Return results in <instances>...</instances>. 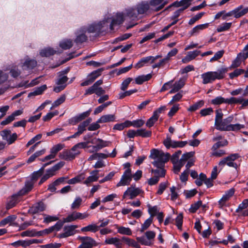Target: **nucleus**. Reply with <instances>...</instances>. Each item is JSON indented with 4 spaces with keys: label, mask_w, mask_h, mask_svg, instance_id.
<instances>
[{
    "label": "nucleus",
    "mask_w": 248,
    "mask_h": 248,
    "mask_svg": "<svg viewBox=\"0 0 248 248\" xmlns=\"http://www.w3.org/2000/svg\"><path fill=\"white\" fill-rule=\"evenodd\" d=\"M116 116L114 114H107L102 116L98 120L97 123H106L116 121Z\"/></svg>",
    "instance_id": "nucleus-21"
},
{
    "label": "nucleus",
    "mask_w": 248,
    "mask_h": 248,
    "mask_svg": "<svg viewBox=\"0 0 248 248\" xmlns=\"http://www.w3.org/2000/svg\"><path fill=\"white\" fill-rule=\"evenodd\" d=\"M64 223L65 222H64L63 220H59L54 225L49 227L51 232H52L54 231H60L63 226Z\"/></svg>",
    "instance_id": "nucleus-46"
},
{
    "label": "nucleus",
    "mask_w": 248,
    "mask_h": 248,
    "mask_svg": "<svg viewBox=\"0 0 248 248\" xmlns=\"http://www.w3.org/2000/svg\"><path fill=\"white\" fill-rule=\"evenodd\" d=\"M163 151H159L156 149H153L151 150V154L149 158L154 159H156L161 155Z\"/></svg>",
    "instance_id": "nucleus-55"
},
{
    "label": "nucleus",
    "mask_w": 248,
    "mask_h": 248,
    "mask_svg": "<svg viewBox=\"0 0 248 248\" xmlns=\"http://www.w3.org/2000/svg\"><path fill=\"white\" fill-rule=\"evenodd\" d=\"M227 98L225 99L221 96H218L212 99L211 103L214 105H219L223 103L227 104Z\"/></svg>",
    "instance_id": "nucleus-41"
},
{
    "label": "nucleus",
    "mask_w": 248,
    "mask_h": 248,
    "mask_svg": "<svg viewBox=\"0 0 248 248\" xmlns=\"http://www.w3.org/2000/svg\"><path fill=\"white\" fill-rule=\"evenodd\" d=\"M104 70V68H100L96 70L93 71L88 75L87 79L81 83V86H86L91 84L98 77L101 75V73Z\"/></svg>",
    "instance_id": "nucleus-4"
},
{
    "label": "nucleus",
    "mask_w": 248,
    "mask_h": 248,
    "mask_svg": "<svg viewBox=\"0 0 248 248\" xmlns=\"http://www.w3.org/2000/svg\"><path fill=\"white\" fill-rule=\"evenodd\" d=\"M58 77L56 84L58 86L54 87L53 88V91L56 93L61 92L66 88V82L69 79L66 76H61L59 74H58Z\"/></svg>",
    "instance_id": "nucleus-6"
},
{
    "label": "nucleus",
    "mask_w": 248,
    "mask_h": 248,
    "mask_svg": "<svg viewBox=\"0 0 248 248\" xmlns=\"http://www.w3.org/2000/svg\"><path fill=\"white\" fill-rule=\"evenodd\" d=\"M132 179V175H123L120 182L117 184V186L119 187L122 186L129 185Z\"/></svg>",
    "instance_id": "nucleus-24"
},
{
    "label": "nucleus",
    "mask_w": 248,
    "mask_h": 248,
    "mask_svg": "<svg viewBox=\"0 0 248 248\" xmlns=\"http://www.w3.org/2000/svg\"><path fill=\"white\" fill-rule=\"evenodd\" d=\"M240 157V155L237 153L232 154L220 160L218 163V165L220 167H221V170L222 169L223 167L225 165H227L230 167H233L237 170L238 166L237 164L236 163L233 162V161Z\"/></svg>",
    "instance_id": "nucleus-1"
},
{
    "label": "nucleus",
    "mask_w": 248,
    "mask_h": 248,
    "mask_svg": "<svg viewBox=\"0 0 248 248\" xmlns=\"http://www.w3.org/2000/svg\"><path fill=\"white\" fill-rule=\"evenodd\" d=\"M34 184L30 181L27 180L25 182L24 186L23 188L18 191V195L19 196H24L31 192L34 187Z\"/></svg>",
    "instance_id": "nucleus-12"
},
{
    "label": "nucleus",
    "mask_w": 248,
    "mask_h": 248,
    "mask_svg": "<svg viewBox=\"0 0 248 248\" xmlns=\"http://www.w3.org/2000/svg\"><path fill=\"white\" fill-rule=\"evenodd\" d=\"M201 205H202V201L199 200L194 203L191 204L189 211L191 213H195L199 209Z\"/></svg>",
    "instance_id": "nucleus-44"
},
{
    "label": "nucleus",
    "mask_w": 248,
    "mask_h": 248,
    "mask_svg": "<svg viewBox=\"0 0 248 248\" xmlns=\"http://www.w3.org/2000/svg\"><path fill=\"white\" fill-rule=\"evenodd\" d=\"M170 156V155L169 153H167L165 154L163 152L156 159L159 162H163V163L165 164V163L169 161Z\"/></svg>",
    "instance_id": "nucleus-50"
},
{
    "label": "nucleus",
    "mask_w": 248,
    "mask_h": 248,
    "mask_svg": "<svg viewBox=\"0 0 248 248\" xmlns=\"http://www.w3.org/2000/svg\"><path fill=\"white\" fill-rule=\"evenodd\" d=\"M115 226L117 229L118 233L127 235H132V231L129 228H126L123 226L119 227L118 225H115Z\"/></svg>",
    "instance_id": "nucleus-31"
},
{
    "label": "nucleus",
    "mask_w": 248,
    "mask_h": 248,
    "mask_svg": "<svg viewBox=\"0 0 248 248\" xmlns=\"http://www.w3.org/2000/svg\"><path fill=\"white\" fill-rule=\"evenodd\" d=\"M78 228L77 225L65 226L63 228L64 232L60 233L58 237L60 238H66L70 236L73 235L76 233L75 229Z\"/></svg>",
    "instance_id": "nucleus-8"
},
{
    "label": "nucleus",
    "mask_w": 248,
    "mask_h": 248,
    "mask_svg": "<svg viewBox=\"0 0 248 248\" xmlns=\"http://www.w3.org/2000/svg\"><path fill=\"white\" fill-rule=\"evenodd\" d=\"M103 83V81L102 79H99L96 81L91 87L85 91L84 95L87 96L88 95H91L94 93V91L97 88H99V86L102 85Z\"/></svg>",
    "instance_id": "nucleus-18"
},
{
    "label": "nucleus",
    "mask_w": 248,
    "mask_h": 248,
    "mask_svg": "<svg viewBox=\"0 0 248 248\" xmlns=\"http://www.w3.org/2000/svg\"><path fill=\"white\" fill-rule=\"evenodd\" d=\"M243 5H240L238 7L235 8L232 11H231L227 13L226 12L223 14L222 16V20H226L227 17L234 16L236 18H239L248 13V7L243 9Z\"/></svg>",
    "instance_id": "nucleus-2"
},
{
    "label": "nucleus",
    "mask_w": 248,
    "mask_h": 248,
    "mask_svg": "<svg viewBox=\"0 0 248 248\" xmlns=\"http://www.w3.org/2000/svg\"><path fill=\"white\" fill-rule=\"evenodd\" d=\"M109 18L104 19L102 21H99L97 23H94L89 25L87 29V31L89 33L95 32V37H98L103 32L102 29L106 23H108L109 22Z\"/></svg>",
    "instance_id": "nucleus-3"
},
{
    "label": "nucleus",
    "mask_w": 248,
    "mask_h": 248,
    "mask_svg": "<svg viewBox=\"0 0 248 248\" xmlns=\"http://www.w3.org/2000/svg\"><path fill=\"white\" fill-rule=\"evenodd\" d=\"M204 12H201L197 14L194 16L192 17L188 21V24L189 25H193L197 21L200 19L202 16L204 15Z\"/></svg>",
    "instance_id": "nucleus-53"
},
{
    "label": "nucleus",
    "mask_w": 248,
    "mask_h": 248,
    "mask_svg": "<svg viewBox=\"0 0 248 248\" xmlns=\"http://www.w3.org/2000/svg\"><path fill=\"white\" fill-rule=\"evenodd\" d=\"M109 143L110 142L108 141L104 140L102 139L98 138L96 144L92 146V148L93 149V152H97L99 151L100 149L103 148L104 147L108 146Z\"/></svg>",
    "instance_id": "nucleus-17"
},
{
    "label": "nucleus",
    "mask_w": 248,
    "mask_h": 248,
    "mask_svg": "<svg viewBox=\"0 0 248 248\" xmlns=\"http://www.w3.org/2000/svg\"><path fill=\"white\" fill-rule=\"evenodd\" d=\"M168 182L167 181L165 182L160 183L159 185L158 189L157 191L156 192V194L159 195L162 194L164 190L168 187Z\"/></svg>",
    "instance_id": "nucleus-58"
},
{
    "label": "nucleus",
    "mask_w": 248,
    "mask_h": 248,
    "mask_svg": "<svg viewBox=\"0 0 248 248\" xmlns=\"http://www.w3.org/2000/svg\"><path fill=\"white\" fill-rule=\"evenodd\" d=\"M153 218L152 217H149L148 219H147L143 224L141 225V228L140 230V231L142 232L145 230H147L151 225V224L153 222Z\"/></svg>",
    "instance_id": "nucleus-51"
},
{
    "label": "nucleus",
    "mask_w": 248,
    "mask_h": 248,
    "mask_svg": "<svg viewBox=\"0 0 248 248\" xmlns=\"http://www.w3.org/2000/svg\"><path fill=\"white\" fill-rule=\"evenodd\" d=\"M209 26L208 23L198 25L194 27L189 32V34L190 36H194L197 35L200 31L203 30L207 28Z\"/></svg>",
    "instance_id": "nucleus-22"
},
{
    "label": "nucleus",
    "mask_w": 248,
    "mask_h": 248,
    "mask_svg": "<svg viewBox=\"0 0 248 248\" xmlns=\"http://www.w3.org/2000/svg\"><path fill=\"white\" fill-rule=\"evenodd\" d=\"M73 45V42L71 39L63 40L59 44V46L64 50L70 49L72 47Z\"/></svg>",
    "instance_id": "nucleus-30"
},
{
    "label": "nucleus",
    "mask_w": 248,
    "mask_h": 248,
    "mask_svg": "<svg viewBox=\"0 0 248 248\" xmlns=\"http://www.w3.org/2000/svg\"><path fill=\"white\" fill-rule=\"evenodd\" d=\"M81 202V198L79 197H77L71 205V209H78L80 207Z\"/></svg>",
    "instance_id": "nucleus-60"
},
{
    "label": "nucleus",
    "mask_w": 248,
    "mask_h": 248,
    "mask_svg": "<svg viewBox=\"0 0 248 248\" xmlns=\"http://www.w3.org/2000/svg\"><path fill=\"white\" fill-rule=\"evenodd\" d=\"M148 213L150 215V217L153 218V217H155L158 212L157 206H154L153 207H151L150 204L148 205Z\"/></svg>",
    "instance_id": "nucleus-61"
},
{
    "label": "nucleus",
    "mask_w": 248,
    "mask_h": 248,
    "mask_svg": "<svg viewBox=\"0 0 248 248\" xmlns=\"http://www.w3.org/2000/svg\"><path fill=\"white\" fill-rule=\"evenodd\" d=\"M87 217V215H84L79 212H73L72 214L69 215L63 219L65 223L71 222L78 219H82Z\"/></svg>",
    "instance_id": "nucleus-11"
},
{
    "label": "nucleus",
    "mask_w": 248,
    "mask_h": 248,
    "mask_svg": "<svg viewBox=\"0 0 248 248\" xmlns=\"http://www.w3.org/2000/svg\"><path fill=\"white\" fill-rule=\"evenodd\" d=\"M88 39L87 36L84 33H82L77 35V37L75 40V42L77 44H81L85 42Z\"/></svg>",
    "instance_id": "nucleus-48"
},
{
    "label": "nucleus",
    "mask_w": 248,
    "mask_h": 248,
    "mask_svg": "<svg viewBox=\"0 0 248 248\" xmlns=\"http://www.w3.org/2000/svg\"><path fill=\"white\" fill-rule=\"evenodd\" d=\"M201 51L198 50H195L194 51H189L186 56V58H188L189 61L194 59L197 56L199 55Z\"/></svg>",
    "instance_id": "nucleus-59"
},
{
    "label": "nucleus",
    "mask_w": 248,
    "mask_h": 248,
    "mask_svg": "<svg viewBox=\"0 0 248 248\" xmlns=\"http://www.w3.org/2000/svg\"><path fill=\"white\" fill-rule=\"evenodd\" d=\"M245 70L242 69H236L233 72L229 74V77L231 79L237 77L239 75L244 73Z\"/></svg>",
    "instance_id": "nucleus-57"
},
{
    "label": "nucleus",
    "mask_w": 248,
    "mask_h": 248,
    "mask_svg": "<svg viewBox=\"0 0 248 248\" xmlns=\"http://www.w3.org/2000/svg\"><path fill=\"white\" fill-rule=\"evenodd\" d=\"M120 239L117 237H111L106 239L105 241V244L117 245V243H119Z\"/></svg>",
    "instance_id": "nucleus-64"
},
{
    "label": "nucleus",
    "mask_w": 248,
    "mask_h": 248,
    "mask_svg": "<svg viewBox=\"0 0 248 248\" xmlns=\"http://www.w3.org/2000/svg\"><path fill=\"white\" fill-rule=\"evenodd\" d=\"M83 174H81L80 175H77V176L69 179L67 183L69 184H75L78 183L80 182L82 180L84 179V177L83 176Z\"/></svg>",
    "instance_id": "nucleus-45"
},
{
    "label": "nucleus",
    "mask_w": 248,
    "mask_h": 248,
    "mask_svg": "<svg viewBox=\"0 0 248 248\" xmlns=\"http://www.w3.org/2000/svg\"><path fill=\"white\" fill-rule=\"evenodd\" d=\"M229 128L226 129V130H228V131H237L239 130L242 128H244L245 127V125L244 124H231L229 126L227 127Z\"/></svg>",
    "instance_id": "nucleus-52"
},
{
    "label": "nucleus",
    "mask_w": 248,
    "mask_h": 248,
    "mask_svg": "<svg viewBox=\"0 0 248 248\" xmlns=\"http://www.w3.org/2000/svg\"><path fill=\"white\" fill-rule=\"evenodd\" d=\"M202 78L203 79L202 83L204 84L211 83L214 80L212 71L204 73L202 75Z\"/></svg>",
    "instance_id": "nucleus-25"
},
{
    "label": "nucleus",
    "mask_w": 248,
    "mask_h": 248,
    "mask_svg": "<svg viewBox=\"0 0 248 248\" xmlns=\"http://www.w3.org/2000/svg\"><path fill=\"white\" fill-rule=\"evenodd\" d=\"M185 85V79L180 78L173 85L172 88L169 91V93L172 94L178 92Z\"/></svg>",
    "instance_id": "nucleus-16"
},
{
    "label": "nucleus",
    "mask_w": 248,
    "mask_h": 248,
    "mask_svg": "<svg viewBox=\"0 0 248 248\" xmlns=\"http://www.w3.org/2000/svg\"><path fill=\"white\" fill-rule=\"evenodd\" d=\"M248 207V199H245L239 205L236 209V213H240L243 209H245Z\"/></svg>",
    "instance_id": "nucleus-54"
},
{
    "label": "nucleus",
    "mask_w": 248,
    "mask_h": 248,
    "mask_svg": "<svg viewBox=\"0 0 248 248\" xmlns=\"http://www.w3.org/2000/svg\"><path fill=\"white\" fill-rule=\"evenodd\" d=\"M65 164L64 161H61L51 168L47 169L46 171V173L44 175L47 179L55 175L56 172L60 170Z\"/></svg>",
    "instance_id": "nucleus-7"
},
{
    "label": "nucleus",
    "mask_w": 248,
    "mask_h": 248,
    "mask_svg": "<svg viewBox=\"0 0 248 248\" xmlns=\"http://www.w3.org/2000/svg\"><path fill=\"white\" fill-rule=\"evenodd\" d=\"M16 218L15 215H10L0 221V227H3L8 223H11Z\"/></svg>",
    "instance_id": "nucleus-35"
},
{
    "label": "nucleus",
    "mask_w": 248,
    "mask_h": 248,
    "mask_svg": "<svg viewBox=\"0 0 248 248\" xmlns=\"http://www.w3.org/2000/svg\"><path fill=\"white\" fill-rule=\"evenodd\" d=\"M232 23L224 22L218 26L217 29V31L218 32H221L229 30L231 27Z\"/></svg>",
    "instance_id": "nucleus-39"
},
{
    "label": "nucleus",
    "mask_w": 248,
    "mask_h": 248,
    "mask_svg": "<svg viewBox=\"0 0 248 248\" xmlns=\"http://www.w3.org/2000/svg\"><path fill=\"white\" fill-rule=\"evenodd\" d=\"M223 114L221 109L219 108L216 110L215 125L216 126V128L219 126L220 121H222L223 120Z\"/></svg>",
    "instance_id": "nucleus-33"
},
{
    "label": "nucleus",
    "mask_w": 248,
    "mask_h": 248,
    "mask_svg": "<svg viewBox=\"0 0 248 248\" xmlns=\"http://www.w3.org/2000/svg\"><path fill=\"white\" fill-rule=\"evenodd\" d=\"M228 143V142L226 140H225L223 141H219L213 145L212 149L213 151L217 150L218 148L221 147L226 146Z\"/></svg>",
    "instance_id": "nucleus-56"
},
{
    "label": "nucleus",
    "mask_w": 248,
    "mask_h": 248,
    "mask_svg": "<svg viewBox=\"0 0 248 248\" xmlns=\"http://www.w3.org/2000/svg\"><path fill=\"white\" fill-rule=\"evenodd\" d=\"M233 120V116H229L227 118L223 119L222 121H220L219 126L217 128V129L223 131H228L226 129L228 128L227 127L229 126Z\"/></svg>",
    "instance_id": "nucleus-13"
},
{
    "label": "nucleus",
    "mask_w": 248,
    "mask_h": 248,
    "mask_svg": "<svg viewBox=\"0 0 248 248\" xmlns=\"http://www.w3.org/2000/svg\"><path fill=\"white\" fill-rule=\"evenodd\" d=\"M80 152L79 151H72V149L70 150H65L62 153L60 154L59 156L61 158L65 160H72L74 159L77 155L80 154Z\"/></svg>",
    "instance_id": "nucleus-9"
},
{
    "label": "nucleus",
    "mask_w": 248,
    "mask_h": 248,
    "mask_svg": "<svg viewBox=\"0 0 248 248\" xmlns=\"http://www.w3.org/2000/svg\"><path fill=\"white\" fill-rule=\"evenodd\" d=\"M228 68L225 66H222L217 69V71L212 72V74L214 78L216 79H222L225 78V74L228 72Z\"/></svg>",
    "instance_id": "nucleus-15"
},
{
    "label": "nucleus",
    "mask_w": 248,
    "mask_h": 248,
    "mask_svg": "<svg viewBox=\"0 0 248 248\" xmlns=\"http://www.w3.org/2000/svg\"><path fill=\"white\" fill-rule=\"evenodd\" d=\"M164 0H150L149 4L152 6H156L159 5V6L156 7L155 11L158 12L164 8L165 5L167 4L166 1L162 3Z\"/></svg>",
    "instance_id": "nucleus-23"
},
{
    "label": "nucleus",
    "mask_w": 248,
    "mask_h": 248,
    "mask_svg": "<svg viewBox=\"0 0 248 248\" xmlns=\"http://www.w3.org/2000/svg\"><path fill=\"white\" fill-rule=\"evenodd\" d=\"M78 239L81 241V244L78 248H93L97 245L96 241L90 236H78Z\"/></svg>",
    "instance_id": "nucleus-5"
},
{
    "label": "nucleus",
    "mask_w": 248,
    "mask_h": 248,
    "mask_svg": "<svg viewBox=\"0 0 248 248\" xmlns=\"http://www.w3.org/2000/svg\"><path fill=\"white\" fill-rule=\"evenodd\" d=\"M193 0H181L180 1H175L172 3V5H175V7L186 6V9L190 5V2Z\"/></svg>",
    "instance_id": "nucleus-34"
},
{
    "label": "nucleus",
    "mask_w": 248,
    "mask_h": 248,
    "mask_svg": "<svg viewBox=\"0 0 248 248\" xmlns=\"http://www.w3.org/2000/svg\"><path fill=\"white\" fill-rule=\"evenodd\" d=\"M56 53V50L50 47H45L40 50L39 54L42 57H49Z\"/></svg>",
    "instance_id": "nucleus-20"
},
{
    "label": "nucleus",
    "mask_w": 248,
    "mask_h": 248,
    "mask_svg": "<svg viewBox=\"0 0 248 248\" xmlns=\"http://www.w3.org/2000/svg\"><path fill=\"white\" fill-rule=\"evenodd\" d=\"M122 240L128 246H131L135 248H140V245L134 239L123 236L122 237Z\"/></svg>",
    "instance_id": "nucleus-27"
},
{
    "label": "nucleus",
    "mask_w": 248,
    "mask_h": 248,
    "mask_svg": "<svg viewBox=\"0 0 248 248\" xmlns=\"http://www.w3.org/2000/svg\"><path fill=\"white\" fill-rule=\"evenodd\" d=\"M43 169H40L37 171L33 172L31 175L30 181H31L34 184L37 181V180L43 175L44 173Z\"/></svg>",
    "instance_id": "nucleus-28"
},
{
    "label": "nucleus",
    "mask_w": 248,
    "mask_h": 248,
    "mask_svg": "<svg viewBox=\"0 0 248 248\" xmlns=\"http://www.w3.org/2000/svg\"><path fill=\"white\" fill-rule=\"evenodd\" d=\"M61 184L56 179L48 186L47 190L52 193H56L57 191H56L57 187L59 186Z\"/></svg>",
    "instance_id": "nucleus-42"
},
{
    "label": "nucleus",
    "mask_w": 248,
    "mask_h": 248,
    "mask_svg": "<svg viewBox=\"0 0 248 248\" xmlns=\"http://www.w3.org/2000/svg\"><path fill=\"white\" fill-rule=\"evenodd\" d=\"M37 65V62L34 60H27L24 63L23 66L27 70H32Z\"/></svg>",
    "instance_id": "nucleus-38"
},
{
    "label": "nucleus",
    "mask_w": 248,
    "mask_h": 248,
    "mask_svg": "<svg viewBox=\"0 0 248 248\" xmlns=\"http://www.w3.org/2000/svg\"><path fill=\"white\" fill-rule=\"evenodd\" d=\"M204 102L202 100H199L193 105L191 106L187 110L190 112H194L203 106Z\"/></svg>",
    "instance_id": "nucleus-37"
},
{
    "label": "nucleus",
    "mask_w": 248,
    "mask_h": 248,
    "mask_svg": "<svg viewBox=\"0 0 248 248\" xmlns=\"http://www.w3.org/2000/svg\"><path fill=\"white\" fill-rule=\"evenodd\" d=\"M149 5L147 1H142L137 5L138 14H144L149 9Z\"/></svg>",
    "instance_id": "nucleus-19"
},
{
    "label": "nucleus",
    "mask_w": 248,
    "mask_h": 248,
    "mask_svg": "<svg viewBox=\"0 0 248 248\" xmlns=\"http://www.w3.org/2000/svg\"><path fill=\"white\" fill-rule=\"evenodd\" d=\"M224 53V51L223 50L218 51L215 54L214 56L210 59V62H213L216 61H217L223 56Z\"/></svg>",
    "instance_id": "nucleus-63"
},
{
    "label": "nucleus",
    "mask_w": 248,
    "mask_h": 248,
    "mask_svg": "<svg viewBox=\"0 0 248 248\" xmlns=\"http://www.w3.org/2000/svg\"><path fill=\"white\" fill-rule=\"evenodd\" d=\"M132 80L133 78H128L124 79L121 84V89L124 91H125Z\"/></svg>",
    "instance_id": "nucleus-62"
},
{
    "label": "nucleus",
    "mask_w": 248,
    "mask_h": 248,
    "mask_svg": "<svg viewBox=\"0 0 248 248\" xmlns=\"http://www.w3.org/2000/svg\"><path fill=\"white\" fill-rule=\"evenodd\" d=\"M46 209L45 203L42 202H38L30 207L28 213L32 215L44 211Z\"/></svg>",
    "instance_id": "nucleus-10"
},
{
    "label": "nucleus",
    "mask_w": 248,
    "mask_h": 248,
    "mask_svg": "<svg viewBox=\"0 0 248 248\" xmlns=\"http://www.w3.org/2000/svg\"><path fill=\"white\" fill-rule=\"evenodd\" d=\"M47 89V86L46 84L43 85L40 87H37L35 91L29 93L28 94V97H30L32 95H40L43 93L44 91H45Z\"/></svg>",
    "instance_id": "nucleus-32"
},
{
    "label": "nucleus",
    "mask_w": 248,
    "mask_h": 248,
    "mask_svg": "<svg viewBox=\"0 0 248 248\" xmlns=\"http://www.w3.org/2000/svg\"><path fill=\"white\" fill-rule=\"evenodd\" d=\"M99 227L94 224H90L86 227H83L81 229L82 232H95L99 230Z\"/></svg>",
    "instance_id": "nucleus-36"
},
{
    "label": "nucleus",
    "mask_w": 248,
    "mask_h": 248,
    "mask_svg": "<svg viewBox=\"0 0 248 248\" xmlns=\"http://www.w3.org/2000/svg\"><path fill=\"white\" fill-rule=\"evenodd\" d=\"M64 145L59 143L57 144L54 146H53L51 149H50V153H51L52 155H54L55 157L57 154L61 151L62 149H63L64 147Z\"/></svg>",
    "instance_id": "nucleus-43"
},
{
    "label": "nucleus",
    "mask_w": 248,
    "mask_h": 248,
    "mask_svg": "<svg viewBox=\"0 0 248 248\" xmlns=\"http://www.w3.org/2000/svg\"><path fill=\"white\" fill-rule=\"evenodd\" d=\"M152 131H147L145 129H139L137 130V136L142 138H149L152 136Z\"/></svg>",
    "instance_id": "nucleus-40"
},
{
    "label": "nucleus",
    "mask_w": 248,
    "mask_h": 248,
    "mask_svg": "<svg viewBox=\"0 0 248 248\" xmlns=\"http://www.w3.org/2000/svg\"><path fill=\"white\" fill-rule=\"evenodd\" d=\"M141 190L139 188H134L133 186L128 187L127 190L124 192L123 198H125L127 195L130 196V199H133L140 193Z\"/></svg>",
    "instance_id": "nucleus-14"
},
{
    "label": "nucleus",
    "mask_w": 248,
    "mask_h": 248,
    "mask_svg": "<svg viewBox=\"0 0 248 248\" xmlns=\"http://www.w3.org/2000/svg\"><path fill=\"white\" fill-rule=\"evenodd\" d=\"M183 222V216L182 213H180L175 218V225L179 230H182Z\"/></svg>",
    "instance_id": "nucleus-49"
},
{
    "label": "nucleus",
    "mask_w": 248,
    "mask_h": 248,
    "mask_svg": "<svg viewBox=\"0 0 248 248\" xmlns=\"http://www.w3.org/2000/svg\"><path fill=\"white\" fill-rule=\"evenodd\" d=\"M241 52L238 53L236 58L232 61L230 68H235L240 66L242 61H244L242 58Z\"/></svg>",
    "instance_id": "nucleus-29"
},
{
    "label": "nucleus",
    "mask_w": 248,
    "mask_h": 248,
    "mask_svg": "<svg viewBox=\"0 0 248 248\" xmlns=\"http://www.w3.org/2000/svg\"><path fill=\"white\" fill-rule=\"evenodd\" d=\"M243 101V98L239 97V98H235L234 97H231L230 98H227V104L229 105H232L235 104H241Z\"/></svg>",
    "instance_id": "nucleus-47"
},
{
    "label": "nucleus",
    "mask_w": 248,
    "mask_h": 248,
    "mask_svg": "<svg viewBox=\"0 0 248 248\" xmlns=\"http://www.w3.org/2000/svg\"><path fill=\"white\" fill-rule=\"evenodd\" d=\"M92 121L91 118H88L87 120L80 123L78 127V132L80 135L86 130V127L88 126Z\"/></svg>",
    "instance_id": "nucleus-26"
}]
</instances>
